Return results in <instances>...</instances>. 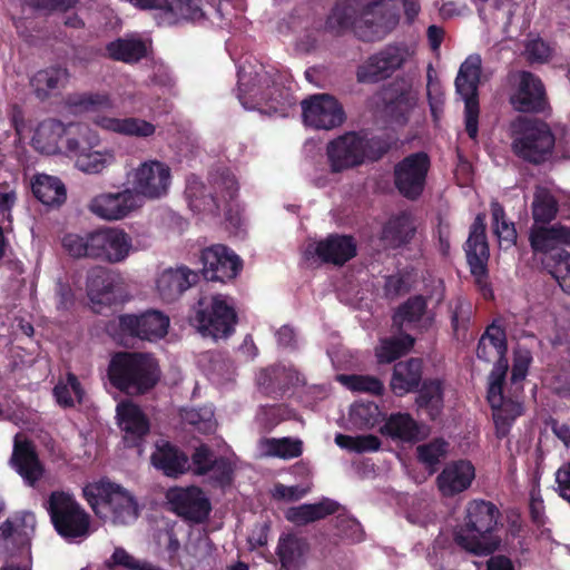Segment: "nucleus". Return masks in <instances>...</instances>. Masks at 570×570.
<instances>
[{"label": "nucleus", "mask_w": 570, "mask_h": 570, "mask_svg": "<svg viewBox=\"0 0 570 570\" xmlns=\"http://www.w3.org/2000/svg\"><path fill=\"white\" fill-rule=\"evenodd\" d=\"M36 528V515L30 511H20L0 525L2 539L13 538L20 550L30 551L31 537Z\"/></svg>", "instance_id": "35"}, {"label": "nucleus", "mask_w": 570, "mask_h": 570, "mask_svg": "<svg viewBox=\"0 0 570 570\" xmlns=\"http://www.w3.org/2000/svg\"><path fill=\"white\" fill-rule=\"evenodd\" d=\"M527 60L531 63H544L551 58L552 50L550 46L541 38L530 40L525 45Z\"/></svg>", "instance_id": "64"}, {"label": "nucleus", "mask_w": 570, "mask_h": 570, "mask_svg": "<svg viewBox=\"0 0 570 570\" xmlns=\"http://www.w3.org/2000/svg\"><path fill=\"white\" fill-rule=\"evenodd\" d=\"M357 18V10L355 7L338 1L331 10L325 21V30L334 36L343 35L352 28Z\"/></svg>", "instance_id": "44"}, {"label": "nucleus", "mask_w": 570, "mask_h": 570, "mask_svg": "<svg viewBox=\"0 0 570 570\" xmlns=\"http://www.w3.org/2000/svg\"><path fill=\"white\" fill-rule=\"evenodd\" d=\"M411 55L407 45L403 42L389 43L357 67L356 80L360 83L383 81L402 69Z\"/></svg>", "instance_id": "17"}, {"label": "nucleus", "mask_w": 570, "mask_h": 570, "mask_svg": "<svg viewBox=\"0 0 570 570\" xmlns=\"http://www.w3.org/2000/svg\"><path fill=\"white\" fill-rule=\"evenodd\" d=\"M400 21L397 0H377L365 6L354 22L353 33L363 42L384 39Z\"/></svg>", "instance_id": "14"}, {"label": "nucleus", "mask_w": 570, "mask_h": 570, "mask_svg": "<svg viewBox=\"0 0 570 570\" xmlns=\"http://www.w3.org/2000/svg\"><path fill=\"white\" fill-rule=\"evenodd\" d=\"M501 512L491 501L473 499L466 503L462 521L454 530L455 544L475 557L492 556L501 547Z\"/></svg>", "instance_id": "2"}, {"label": "nucleus", "mask_w": 570, "mask_h": 570, "mask_svg": "<svg viewBox=\"0 0 570 570\" xmlns=\"http://www.w3.org/2000/svg\"><path fill=\"white\" fill-rule=\"evenodd\" d=\"M265 454L272 458L291 460L303 454V442L291 436L269 438L263 441Z\"/></svg>", "instance_id": "47"}, {"label": "nucleus", "mask_w": 570, "mask_h": 570, "mask_svg": "<svg viewBox=\"0 0 570 570\" xmlns=\"http://www.w3.org/2000/svg\"><path fill=\"white\" fill-rule=\"evenodd\" d=\"M10 463L26 484L30 487H35L45 472L36 449L29 441L14 443Z\"/></svg>", "instance_id": "30"}, {"label": "nucleus", "mask_w": 570, "mask_h": 570, "mask_svg": "<svg viewBox=\"0 0 570 570\" xmlns=\"http://www.w3.org/2000/svg\"><path fill=\"white\" fill-rule=\"evenodd\" d=\"M132 191L140 198L159 199L168 194L171 171L167 164L159 160L141 163L132 174Z\"/></svg>", "instance_id": "20"}, {"label": "nucleus", "mask_w": 570, "mask_h": 570, "mask_svg": "<svg viewBox=\"0 0 570 570\" xmlns=\"http://www.w3.org/2000/svg\"><path fill=\"white\" fill-rule=\"evenodd\" d=\"M380 432L392 440L402 442H415L419 439L420 429L416 421L409 413H392Z\"/></svg>", "instance_id": "39"}, {"label": "nucleus", "mask_w": 570, "mask_h": 570, "mask_svg": "<svg viewBox=\"0 0 570 570\" xmlns=\"http://www.w3.org/2000/svg\"><path fill=\"white\" fill-rule=\"evenodd\" d=\"M423 362L411 357L394 364L390 387L396 396H404L417 390L422 382Z\"/></svg>", "instance_id": "34"}, {"label": "nucleus", "mask_w": 570, "mask_h": 570, "mask_svg": "<svg viewBox=\"0 0 570 570\" xmlns=\"http://www.w3.org/2000/svg\"><path fill=\"white\" fill-rule=\"evenodd\" d=\"M416 404L424 409L428 415L434 420L443 406V387L439 380H426L422 383L416 397Z\"/></svg>", "instance_id": "45"}, {"label": "nucleus", "mask_w": 570, "mask_h": 570, "mask_svg": "<svg viewBox=\"0 0 570 570\" xmlns=\"http://www.w3.org/2000/svg\"><path fill=\"white\" fill-rule=\"evenodd\" d=\"M210 472L214 484L224 488L233 481L234 466L227 458L219 456L212 462Z\"/></svg>", "instance_id": "61"}, {"label": "nucleus", "mask_w": 570, "mask_h": 570, "mask_svg": "<svg viewBox=\"0 0 570 570\" xmlns=\"http://www.w3.org/2000/svg\"><path fill=\"white\" fill-rule=\"evenodd\" d=\"M215 460L213 451L206 444L197 446L191 454V463L194 473L197 475H206L210 472L212 462Z\"/></svg>", "instance_id": "63"}, {"label": "nucleus", "mask_w": 570, "mask_h": 570, "mask_svg": "<svg viewBox=\"0 0 570 570\" xmlns=\"http://www.w3.org/2000/svg\"><path fill=\"white\" fill-rule=\"evenodd\" d=\"M184 419L189 425L194 426L197 432L204 435L214 433L217 428L214 411L207 406L187 411Z\"/></svg>", "instance_id": "57"}, {"label": "nucleus", "mask_w": 570, "mask_h": 570, "mask_svg": "<svg viewBox=\"0 0 570 570\" xmlns=\"http://www.w3.org/2000/svg\"><path fill=\"white\" fill-rule=\"evenodd\" d=\"M547 268L558 282L561 289L570 295V253L559 250L552 254L547 264Z\"/></svg>", "instance_id": "53"}, {"label": "nucleus", "mask_w": 570, "mask_h": 570, "mask_svg": "<svg viewBox=\"0 0 570 570\" xmlns=\"http://www.w3.org/2000/svg\"><path fill=\"white\" fill-rule=\"evenodd\" d=\"M558 213V202L547 189L534 194L532 202V216L537 223H550Z\"/></svg>", "instance_id": "52"}, {"label": "nucleus", "mask_w": 570, "mask_h": 570, "mask_svg": "<svg viewBox=\"0 0 570 570\" xmlns=\"http://www.w3.org/2000/svg\"><path fill=\"white\" fill-rule=\"evenodd\" d=\"M416 233L413 216L403 210L391 216L382 227L381 239L390 248L397 249L407 245Z\"/></svg>", "instance_id": "33"}, {"label": "nucleus", "mask_w": 570, "mask_h": 570, "mask_svg": "<svg viewBox=\"0 0 570 570\" xmlns=\"http://www.w3.org/2000/svg\"><path fill=\"white\" fill-rule=\"evenodd\" d=\"M169 327V317L157 309H147L140 314H120L108 322L106 332L119 344L127 345L130 340L155 342L163 338Z\"/></svg>", "instance_id": "8"}, {"label": "nucleus", "mask_w": 570, "mask_h": 570, "mask_svg": "<svg viewBox=\"0 0 570 570\" xmlns=\"http://www.w3.org/2000/svg\"><path fill=\"white\" fill-rule=\"evenodd\" d=\"M415 340L410 334H402L396 337L382 340L380 347L376 350L379 363H392L406 354L413 346Z\"/></svg>", "instance_id": "46"}, {"label": "nucleus", "mask_w": 570, "mask_h": 570, "mask_svg": "<svg viewBox=\"0 0 570 570\" xmlns=\"http://www.w3.org/2000/svg\"><path fill=\"white\" fill-rule=\"evenodd\" d=\"M518 83L509 96L511 107L522 114L550 115L551 106L544 83L535 73L521 70Z\"/></svg>", "instance_id": "18"}, {"label": "nucleus", "mask_w": 570, "mask_h": 570, "mask_svg": "<svg viewBox=\"0 0 570 570\" xmlns=\"http://www.w3.org/2000/svg\"><path fill=\"white\" fill-rule=\"evenodd\" d=\"M61 246L72 258H90L109 264L127 259L132 250V238L118 227H99L92 230L67 233Z\"/></svg>", "instance_id": "3"}, {"label": "nucleus", "mask_w": 570, "mask_h": 570, "mask_svg": "<svg viewBox=\"0 0 570 570\" xmlns=\"http://www.w3.org/2000/svg\"><path fill=\"white\" fill-rule=\"evenodd\" d=\"M530 245L534 253H543L546 254V258L543 259L544 265L549 263V258L552 254L564 250L563 248H559L557 246L553 234L551 233L550 227H539L532 228L530 233Z\"/></svg>", "instance_id": "56"}, {"label": "nucleus", "mask_w": 570, "mask_h": 570, "mask_svg": "<svg viewBox=\"0 0 570 570\" xmlns=\"http://www.w3.org/2000/svg\"><path fill=\"white\" fill-rule=\"evenodd\" d=\"M47 511L57 533L73 540L89 534L90 515L75 499L65 491H53L47 502Z\"/></svg>", "instance_id": "12"}, {"label": "nucleus", "mask_w": 570, "mask_h": 570, "mask_svg": "<svg viewBox=\"0 0 570 570\" xmlns=\"http://www.w3.org/2000/svg\"><path fill=\"white\" fill-rule=\"evenodd\" d=\"M141 206V199L131 190L104 193L94 197L88 208L97 217L105 220H119Z\"/></svg>", "instance_id": "23"}, {"label": "nucleus", "mask_w": 570, "mask_h": 570, "mask_svg": "<svg viewBox=\"0 0 570 570\" xmlns=\"http://www.w3.org/2000/svg\"><path fill=\"white\" fill-rule=\"evenodd\" d=\"M491 213L494 233L499 238L513 243L517 238V230L513 223L507 222L503 206L498 202L492 203Z\"/></svg>", "instance_id": "59"}, {"label": "nucleus", "mask_w": 570, "mask_h": 570, "mask_svg": "<svg viewBox=\"0 0 570 570\" xmlns=\"http://www.w3.org/2000/svg\"><path fill=\"white\" fill-rule=\"evenodd\" d=\"M474 479L473 463L466 459H459L444 465L435 479V484L443 498L451 499L469 490Z\"/></svg>", "instance_id": "24"}, {"label": "nucleus", "mask_w": 570, "mask_h": 570, "mask_svg": "<svg viewBox=\"0 0 570 570\" xmlns=\"http://www.w3.org/2000/svg\"><path fill=\"white\" fill-rule=\"evenodd\" d=\"M107 376L112 387L130 396L150 392L160 381L159 363L153 354L119 351L111 355Z\"/></svg>", "instance_id": "4"}, {"label": "nucleus", "mask_w": 570, "mask_h": 570, "mask_svg": "<svg viewBox=\"0 0 570 570\" xmlns=\"http://www.w3.org/2000/svg\"><path fill=\"white\" fill-rule=\"evenodd\" d=\"M449 443L443 439H434L416 448L417 460L431 472L436 470L440 462L446 456Z\"/></svg>", "instance_id": "51"}, {"label": "nucleus", "mask_w": 570, "mask_h": 570, "mask_svg": "<svg viewBox=\"0 0 570 570\" xmlns=\"http://www.w3.org/2000/svg\"><path fill=\"white\" fill-rule=\"evenodd\" d=\"M532 361L533 357L530 350L519 347L514 351L511 370V382L513 384L522 382L525 379Z\"/></svg>", "instance_id": "60"}, {"label": "nucleus", "mask_w": 570, "mask_h": 570, "mask_svg": "<svg viewBox=\"0 0 570 570\" xmlns=\"http://www.w3.org/2000/svg\"><path fill=\"white\" fill-rule=\"evenodd\" d=\"M508 340L505 328L494 320L489 324L476 346V357L490 363L497 358L494 366L489 375L488 401L493 406L502 401V387L505 382L509 370Z\"/></svg>", "instance_id": "7"}, {"label": "nucleus", "mask_w": 570, "mask_h": 570, "mask_svg": "<svg viewBox=\"0 0 570 570\" xmlns=\"http://www.w3.org/2000/svg\"><path fill=\"white\" fill-rule=\"evenodd\" d=\"M150 461L155 469L169 478H177L189 470L188 455L179 446L166 440L156 442Z\"/></svg>", "instance_id": "28"}, {"label": "nucleus", "mask_w": 570, "mask_h": 570, "mask_svg": "<svg viewBox=\"0 0 570 570\" xmlns=\"http://www.w3.org/2000/svg\"><path fill=\"white\" fill-rule=\"evenodd\" d=\"M485 228V216L478 214L470 227L469 237L464 244V252L475 286L485 299H491L493 298V291L489 281L488 262L490 249Z\"/></svg>", "instance_id": "15"}, {"label": "nucleus", "mask_w": 570, "mask_h": 570, "mask_svg": "<svg viewBox=\"0 0 570 570\" xmlns=\"http://www.w3.org/2000/svg\"><path fill=\"white\" fill-rule=\"evenodd\" d=\"M119 426L127 448H141L150 431L149 420L142 410L131 402L118 406Z\"/></svg>", "instance_id": "25"}, {"label": "nucleus", "mask_w": 570, "mask_h": 570, "mask_svg": "<svg viewBox=\"0 0 570 570\" xmlns=\"http://www.w3.org/2000/svg\"><path fill=\"white\" fill-rule=\"evenodd\" d=\"M67 105L75 112H100L115 107L114 99L107 91L75 92L67 97Z\"/></svg>", "instance_id": "40"}, {"label": "nucleus", "mask_w": 570, "mask_h": 570, "mask_svg": "<svg viewBox=\"0 0 570 570\" xmlns=\"http://www.w3.org/2000/svg\"><path fill=\"white\" fill-rule=\"evenodd\" d=\"M92 122L104 130L135 138H148L156 132L154 124L137 117L116 118L96 115Z\"/></svg>", "instance_id": "31"}, {"label": "nucleus", "mask_w": 570, "mask_h": 570, "mask_svg": "<svg viewBox=\"0 0 570 570\" xmlns=\"http://www.w3.org/2000/svg\"><path fill=\"white\" fill-rule=\"evenodd\" d=\"M33 139L39 146L47 140L46 145L40 148L48 154L65 147L68 154L76 157L92 149L99 142L98 135L87 124L70 122L66 126L57 119H49L40 124Z\"/></svg>", "instance_id": "6"}, {"label": "nucleus", "mask_w": 570, "mask_h": 570, "mask_svg": "<svg viewBox=\"0 0 570 570\" xmlns=\"http://www.w3.org/2000/svg\"><path fill=\"white\" fill-rule=\"evenodd\" d=\"M82 494L90 508L98 513V508L107 509L115 523L128 524L135 521L138 515V504L121 485L101 479L98 482L89 483L82 489Z\"/></svg>", "instance_id": "11"}, {"label": "nucleus", "mask_w": 570, "mask_h": 570, "mask_svg": "<svg viewBox=\"0 0 570 570\" xmlns=\"http://www.w3.org/2000/svg\"><path fill=\"white\" fill-rule=\"evenodd\" d=\"M556 136L543 120L523 119L514 130L511 148L513 154L531 165H542L553 154Z\"/></svg>", "instance_id": "10"}, {"label": "nucleus", "mask_w": 570, "mask_h": 570, "mask_svg": "<svg viewBox=\"0 0 570 570\" xmlns=\"http://www.w3.org/2000/svg\"><path fill=\"white\" fill-rule=\"evenodd\" d=\"M238 99L245 109H257L265 114L286 115V111L296 102L289 88L276 80L277 73L262 68L255 72L257 85L244 90V76L238 72Z\"/></svg>", "instance_id": "5"}, {"label": "nucleus", "mask_w": 570, "mask_h": 570, "mask_svg": "<svg viewBox=\"0 0 570 570\" xmlns=\"http://www.w3.org/2000/svg\"><path fill=\"white\" fill-rule=\"evenodd\" d=\"M431 158L420 150L406 155L393 166V184L397 193L410 202L419 200L424 194Z\"/></svg>", "instance_id": "16"}, {"label": "nucleus", "mask_w": 570, "mask_h": 570, "mask_svg": "<svg viewBox=\"0 0 570 570\" xmlns=\"http://www.w3.org/2000/svg\"><path fill=\"white\" fill-rule=\"evenodd\" d=\"M147 56V43L138 36L118 37L105 46L104 57L117 62L135 65Z\"/></svg>", "instance_id": "32"}, {"label": "nucleus", "mask_w": 570, "mask_h": 570, "mask_svg": "<svg viewBox=\"0 0 570 570\" xmlns=\"http://www.w3.org/2000/svg\"><path fill=\"white\" fill-rule=\"evenodd\" d=\"M306 549L307 543L305 539L298 538L293 533L282 535L278 540L276 551L282 568L285 570L296 569Z\"/></svg>", "instance_id": "42"}, {"label": "nucleus", "mask_w": 570, "mask_h": 570, "mask_svg": "<svg viewBox=\"0 0 570 570\" xmlns=\"http://www.w3.org/2000/svg\"><path fill=\"white\" fill-rule=\"evenodd\" d=\"M397 139L387 132L351 130L331 139L326 145L330 170L340 174L366 163H377L396 145Z\"/></svg>", "instance_id": "1"}, {"label": "nucleus", "mask_w": 570, "mask_h": 570, "mask_svg": "<svg viewBox=\"0 0 570 570\" xmlns=\"http://www.w3.org/2000/svg\"><path fill=\"white\" fill-rule=\"evenodd\" d=\"M107 164L106 155L100 151H83L77 156L76 166L83 173L98 174Z\"/></svg>", "instance_id": "62"}, {"label": "nucleus", "mask_w": 570, "mask_h": 570, "mask_svg": "<svg viewBox=\"0 0 570 570\" xmlns=\"http://www.w3.org/2000/svg\"><path fill=\"white\" fill-rule=\"evenodd\" d=\"M482 72L481 58L469 56L460 66L454 85L455 91L464 101V128L470 139L479 135L480 100L479 86Z\"/></svg>", "instance_id": "13"}, {"label": "nucleus", "mask_w": 570, "mask_h": 570, "mask_svg": "<svg viewBox=\"0 0 570 570\" xmlns=\"http://www.w3.org/2000/svg\"><path fill=\"white\" fill-rule=\"evenodd\" d=\"M340 381L353 392L368 393L377 396L384 393V384L376 376L362 374L341 375Z\"/></svg>", "instance_id": "55"}, {"label": "nucleus", "mask_w": 570, "mask_h": 570, "mask_svg": "<svg viewBox=\"0 0 570 570\" xmlns=\"http://www.w3.org/2000/svg\"><path fill=\"white\" fill-rule=\"evenodd\" d=\"M200 276L187 266L165 269L157 278V291L164 302L178 299L188 288L196 285Z\"/></svg>", "instance_id": "26"}, {"label": "nucleus", "mask_w": 570, "mask_h": 570, "mask_svg": "<svg viewBox=\"0 0 570 570\" xmlns=\"http://www.w3.org/2000/svg\"><path fill=\"white\" fill-rule=\"evenodd\" d=\"M69 79V71L61 66H51L38 70L30 78V87L35 96L41 100H47L56 90H59Z\"/></svg>", "instance_id": "36"}, {"label": "nucleus", "mask_w": 570, "mask_h": 570, "mask_svg": "<svg viewBox=\"0 0 570 570\" xmlns=\"http://www.w3.org/2000/svg\"><path fill=\"white\" fill-rule=\"evenodd\" d=\"M382 412L373 401H357L351 406L350 420L358 429H372L381 421Z\"/></svg>", "instance_id": "49"}, {"label": "nucleus", "mask_w": 570, "mask_h": 570, "mask_svg": "<svg viewBox=\"0 0 570 570\" xmlns=\"http://www.w3.org/2000/svg\"><path fill=\"white\" fill-rule=\"evenodd\" d=\"M31 190L33 196L47 206H60L67 198L63 183L58 177L46 174H38L33 177Z\"/></svg>", "instance_id": "38"}, {"label": "nucleus", "mask_w": 570, "mask_h": 570, "mask_svg": "<svg viewBox=\"0 0 570 570\" xmlns=\"http://www.w3.org/2000/svg\"><path fill=\"white\" fill-rule=\"evenodd\" d=\"M337 510V502L331 499H323L317 503H304L298 507H292L286 511L285 517L296 525H306L334 514Z\"/></svg>", "instance_id": "37"}, {"label": "nucleus", "mask_w": 570, "mask_h": 570, "mask_svg": "<svg viewBox=\"0 0 570 570\" xmlns=\"http://www.w3.org/2000/svg\"><path fill=\"white\" fill-rule=\"evenodd\" d=\"M301 106L304 124L317 130L335 129L346 120L342 104L330 94L312 95Z\"/></svg>", "instance_id": "19"}, {"label": "nucleus", "mask_w": 570, "mask_h": 570, "mask_svg": "<svg viewBox=\"0 0 570 570\" xmlns=\"http://www.w3.org/2000/svg\"><path fill=\"white\" fill-rule=\"evenodd\" d=\"M170 510L185 521L202 523L207 520L212 504L204 491L196 485L170 488L166 493Z\"/></svg>", "instance_id": "22"}, {"label": "nucleus", "mask_w": 570, "mask_h": 570, "mask_svg": "<svg viewBox=\"0 0 570 570\" xmlns=\"http://www.w3.org/2000/svg\"><path fill=\"white\" fill-rule=\"evenodd\" d=\"M295 419L296 412L283 403L264 405L257 414L258 425L264 433H269L281 423Z\"/></svg>", "instance_id": "48"}, {"label": "nucleus", "mask_w": 570, "mask_h": 570, "mask_svg": "<svg viewBox=\"0 0 570 570\" xmlns=\"http://www.w3.org/2000/svg\"><path fill=\"white\" fill-rule=\"evenodd\" d=\"M451 327L455 340H464L471 323V305L462 298L449 304Z\"/></svg>", "instance_id": "50"}, {"label": "nucleus", "mask_w": 570, "mask_h": 570, "mask_svg": "<svg viewBox=\"0 0 570 570\" xmlns=\"http://www.w3.org/2000/svg\"><path fill=\"white\" fill-rule=\"evenodd\" d=\"M314 254L322 263L343 266L357 255V245L351 235L331 234L316 243Z\"/></svg>", "instance_id": "27"}, {"label": "nucleus", "mask_w": 570, "mask_h": 570, "mask_svg": "<svg viewBox=\"0 0 570 570\" xmlns=\"http://www.w3.org/2000/svg\"><path fill=\"white\" fill-rule=\"evenodd\" d=\"M384 102L389 117L399 125H405L416 99L410 85L404 81H395L384 90Z\"/></svg>", "instance_id": "29"}, {"label": "nucleus", "mask_w": 570, "mask_h": 570, "mask_svg": "<svg viewBox=\"0 0 570 570\" xmlns=\"http://www.w3.org/2000/svg\"><path fill=\"white\" fill-rule=\"evenodd\" d=\"M164 12L168 23H179L183 21H199L205 14L202 8V0H169Z\"/></svg>", "instance_id": "43"}, {"label": "nucleus", "mask_w": 570, "mask_h": 570, "mask_svg": "<svg viewBox=\"0 0 570 570\" xmlns=\"http://www.w3.org/2000/svg\"><path fill=\"white\" fill-rule=\"evenodd\" d=\"M428 308L426 298L422 295H414L402 303L396 312V317L403 322H419Z\"/></svg>", "instance_id": "58"}, {"label": "nucleus", "mask_w": 570, "mask_h": 570, "mask_svg": "<svg viewBox=\"0 0 570 570\" xmlns=\"http://www.w3.org/2000/svg\"><path fill=\"white\" fill-rule=\"evenodd\" d=\"M116 285V275L108 268L96 266L88 271L86 288L88 297L96 303L109 299Z\"/></svg>", "instance_id": "41"}, {"label": "nucleus", "mask_w": 570, "mask_h": 570, "mask_svg": "<svg viewBox=\"0 0 570 570\" xmlns=\"http://www.w3.org/2000/svg\"><path fill=\"white\" fill-rule=\"evenodd\" d=\"M199 262L203 268L199 272L204 279L226 283L234 279L242 271L243 262L226 245L216 244L202 250Z\"/></svg>", "instance_id": "21"}, {"label": "nucleus", "mask_w": 570, "mask_h": 570, "mask_svg": "<svg viewBox=\"0 0 570 570\" xmlns=\"http://www.w3.org/2000/svg\"><path fill=\"white\" fill-rule=\"evenodd\" d=\"M53 395L59 405L71 407L75 405L73 396L80 402L83 396L81 384L73 373H67L66 383L59 382L53 387Z\"/></svg>", "instance_id": "54"}, {"label": "nucleus", "mask_w": 570, "mask_h": 570, "mask_svg": "<svg viewBox=\"0 0 570 570\" xmlns=\"http://www.w3.org/2000/svg\"><path fill=\"white\" fill-rule=\"evenodd\" d=\"M237 313L233 301L223 294L210 297H202L190 316V324L197 328L203 336H210L215 340L226 338L235 331Z\"/></svg>", "instance_id": "9"}]
</instances>
